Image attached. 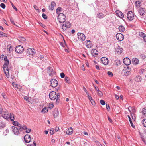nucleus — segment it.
Wrapping results in <instances>:
<instances>
[{
  "instance_id": "1",
  "label": "nucleus",
  "mask_w": 146,
  "mask_h": 146,
  "mask_svg": "<svg viewBox=\"0 0 146 146\" xmlns=\"http://www.w3.org/2000/svg\"><path fill=\"white\" fill-rule=\"evenodd\" d=\"M49 98L52 100H54L56 99V104H58L60 102V94L57 93L56 94V93L54 91H52L50 92L49 94Z\"/></svg>"
},
{
  "instance_id": "2",
  "label": "nucleus",
  "mask_w": 146,
  "mask_h": 146,
  "mask_svg": "<svg viewBox=\"0 0 146 146\" xmlns=\"http://www.w3.org/2000/svg\"><path fill=\"white\" fill-rule=\"evenodd\" d=\"M58 21L60 23H64L66 20V16L63 13H60L58 17Z\"/></svg>"
},
{
  "instance_id": "3",
  "label": "nucleus",
  "mask_w": 146,
  "mask_h": 146,
  "mask_svg": "<svg viewBox=\"0 0 146 146\" xmlns=\"http://www.w3.org/2000/svg\"><path fill=\"white\" fill-rule=\"evenodd\" d=\"M4 60L5 63L3 66L4 71L5 72V69H6L7 71H8V68L7 66L9 63V61L7 56H6L4 57Z\"/></svg>"
},
{
  "instance_id": "4",
  "label": "nucleus",
  "mask_w": 146,
  "mask_h": 146,
  "mask_svg": "<svg viewBox=\"0 0 146 146\" xmlns=\"http://www.w3.org/2000/svg\"><path fill=\"white\" fill-rule=\"evenodd\" d=\"M11 128L13 133L15 135H19L20 133L18 128L15 126H13L11 127Z\"/></svg>"
},
{
  "instance_id": "5",
  "label": "nucleus",
  "mask_w": 146,
  "mask_h": 146,
  "mask_svg": "<svg viewBox=\"0 0 146 146\" xmlns=\"http://www.w3.org/2000/svg\"><path fill=\"white\" fill-rule=\"evenodd\" d=\"M24 51V48L21 45L17 46L15 48V52L18 53H21Z\"/></svg>"
},
{
  "instance_id": "6",
  "label": "nucleus",
  "mask_w": 146,
  "mask_h": 146,
  "mask_svg": "<svg viewBox=\"0 0 146 146\" xmlns=\"http://www.w3.org/2000/svg\"><path fill=\"white\" fill-rule=\"evenodd\" d=\"M134 17V14L132 11H129L127 13V17L129 21H132Z\"/></svg>"
},
{
  "instance_id": "7",
  "label": "nucleus",
  "mask_w": 146,
  "mask_h": 146,
  "mask_svg": "<svg viewBox=\"0 0 146 146\" xmlns=\"http://www.w3.org/2000/svg\"><path fill=\"white\" fill-rule=\"evenodd\" d=\"M78 39L82 41H84L85 39V36L84 35L81 33H77Z\"/></svg>"
},
{
  "instance_id": "8",
  "label": "nucleus",
  "mask_w": 146,
  "mask_h": 146,
  "mask_svg": "<svg viewBox=\"0 0 146 146\" xmlns=\"http://www.w3.org/2000/svg\"><path fill=\"white\" fill-rule=\"evenodd\" d=\"M116 38L119 41H122L124 38V36L122 34L120 33H118L116 35Z\"/></svg>"
},
{
  "instance_id": "9",
  "label": "nucleus",
  "mask_w": 146,
  "mask_h": 146,
  "mask_svg": "<svg viewBox=\"0 0 146 146\" xmlns=\"http://www.w3.org/2000/svg\"><path fill=\"white\" fill-rule=\"evenodd\" d=\"M123 48L120 46H118L115 49V52L116 54H120L123 52Z\"/></svg>"
},
{
  "instance_id": "10",
  "label": "nucleus",
  "mask_w": 146,
  "mask_h": 146,
  "mask_svg": "<svg viewBox=\"0 0 146 146\" xmlns=\"http://www.w3.org/2000/svg\"><path fill=\"white\" fill-rule=\"evenodd\" d=\"M51 86L54 88L55 87L57 86L58 82L57 81L54 79H52L50 82Z\"/></svg>"
},
{
  "instance_id": "11",
  "label": "nucleus",
  "mask_w": 146,
  "mask_h": 146,
  "mask_svg": "<svg viewBox=\"0 0 146 146\" xmlns=\"http://www.w3.org/2000/svg\"><path fill=\"white\" fill-rule=\"evenodd\" d=\"M47 72L49 74L50 76H52L53 75H55V72L53 71V69L51 67H47Z\"/></svg>"
},
{
  "instance_id": "12",
  "label": "nucleus",
  "mask_w": 146,
  "mask_h": 146,
  "mask_svg": "<svg viewBox=\"0 0 146 146\" xmlns=\"http://www.w3.org/2000/svg\"><path fill=\"white\" fill-rule=\"evenodd\" d=\"M24 141L27 143H29L31 140V136L27 134L24 136Z\"/></svg>"
},
{
  "instance_id": "13",
  "label": "nucleus",
  "mask_w": 146,
  "mask_h": 146,
  "mask_svg": "<svg viewBox=\"0 0 146 146\" xmlns=\"http://www.w3.org/2000/svg\"><path fill=\"white\" fill-rule=\"evenodd\" d=\"M123 71H125V76H128V75L131 72V69L130 68L129 66H127V68L125 67V69H124Z\"/></svg>"
},
{
  "instance_id": "14",
  "label": "nucleus",
  "mask_w": 146,
  "mask_h": 146,
  "mask_svg": "<svg viewBox=\"0 0 146 146\" xmlns=\"http://www.w3.org/2000/svg\"><path fill=\"white\" fill-rule=\"evenodd\" d=\"M35 53V50L34 49H32L31 48H29L28 49L27 54L28 55H34Z\"/></svg>"
},
{
  "instance_id": "15",
  "label": "nucleus",
  "mask_w": 146,
  "mask_h": 146,
  "mask_svg": "<svg viewBox=\"0 0 146 146\" xmlns=\"http://www.w3.org/2000/svg\"><path fill=\"white\" fill-rule=\"evenodd\" d=\"M123 62L127 66L130 64L131 63L130 60L127 58H124L123 60Z\"/></svg>"
},
{
  "instance_id": "16",
  "label": "nucleus",
  "mask_w": 146,
  "mask_h": 146,
  "mask_svg": "<svg viewBox=\"0 0 146 146\" xmlns=\"http://www.w3.org/2000/svg\"><path fill=\"white\" fill-rule=\"evenodd\" d=\"M1 114L2 117L4 118L5 119H7L9 118V115L8 114V112L6 110H5V112H4L3 111Z\"/></svg>"
},
{
  "instance_id": "17",
  "label": "nucleus",
  "mask_w": 146,
  "mask_h": 146,
  "mask_svg": "<svg viewBox=\"0 0 146 146\" xmlns=\"http://www.w3.org/2000/svg\"><path fill=\"white\" fill-rule=\"evenodd\" d=\"M56 6V3L54 1H52L51 4L49 6L48 9L49 10L52 11L54 9V7Z\"/></svg>"
},
{
  "instance_id": "18",
  "label": "nucleus",
  "mask_w": 146,
  "mask_h": 146,
  "mask_svg": "<svg viewBox=\"0 0 146 146\" xmlns=\"http://www.w3.org/2000/svg\"><path fill=\"white\" fill-rule=\"evenodd\" d=\"M102 62L105 65H106L108 64V60L107 58L102 57L101 59Z\"/></svg>"
},
{
  "instance_id": "19",
  "label": "nucleus",
  "mask_w": 146,
  "mask_h": 146,
  "mask_svg": "<svg viewBox=\"0 0 146 146\" xmlns=\"http://www.w3.org/2000/svg\"><path fill=\"white\" fill-rule=\"evenodd\" d=\"M91 54L93 56L96 57L98 55V52L96 50L93 49L91 51Z\"/></svg>"
},
{
  "instance_id": "20",
  "label": "nucleus",
  "mask_w": 146,
  "mask_h": 146,
  "mask_svg": "<svg viewBox=\"0 0 146 146\" xmlns=\"http://www.w3.org/2000/svg\"><path fill=\"white\" fill-rule=\"evenodd\" d=\"M116 13L117 15L121 18H123L124 17V15L122 12L119 10L116 11Z\"/></svg>"
},
{
  "instance_id": "21",
  "label": "nucleus",
  "mask_w": 146,
  "mask_h": 146,
  "mask_svg": "<svg viewBox=\"0 0 146 146\" xmlns=\"http://www.w3.org/2000/svg\"><path fill=\"white\" fill-rule=\"evenodd\" d=\"M145 9L142 7H141L139 11V12L140 15L142 16L145 15Z\"/></svg>"
},
{
  "instance_id": "22",
  "label": "nucleus",
  "mask_w": 146,
  "mask_h": 146,
  "mask_svg": "<svg viewBox=\"0 0 146 146\" xmlns=\"http://www.w3.org/2000/svg\"><path fill=\"white\" fill-rule=\"evenodd\" d=\"M73 130L71 127L68 128V130H67L66 131V134L68 135L72 134L73 133Z\"/></svg>"
},
{
  "instance_id": "23",
  "label": "nucleus",
  "mask_w": 146,
  "mask_h": 146,
  "mask_svg": "<svg viewBox=\"0 0 146 146\" xmlns=\"http://www.w3.org/2000/svg\"><path fill=\"white\" fill-rule=\"evenodd\" d=\"M71 24L70 23V22L68 21H67L65 24V27L66 30L68 28H69L71 27Z\"/></svg>"
},
{
  "instance_id": "24",
  "label": "nucleus",
  "mask_w": 146,
  "mask_h": 146,
  "mask_svg": "<svg viewBox=\"0 0 146 146\" xmlns=\"http://www.w3.org/2000/svg\"><path fill=\"white\" fill-rule=\"evenodd\" d=\"M132 62L135 64L137 65L139 63V60L138 59L134 58L132 59Z\"/></svg>"
},
{
  "instance_id": "25",
  "label": "nucleus",
  "mask_w": 146,
  "mask_h": 146,
  "mask_svg": "<svg viewBox=\"0 0 146 146\" xmlns=\"http://www.w3.org/2000/svg\"><path fill=\"white\" fill-rule=\"evenodd\" d=\"M105 16V15L102 13H98L97 15V17L99 18H103Z\"/></svg>"
},
{
  "instance_id": "26",
  "label": "nucleus",
  "mask_w": 146,
  "mask_h": 146,
  "mask_svg": "<svg viewBox=\"0 0 146 146\" xmlns=\"http://www.w3.org/2000/svg\"><path fill=\"white\" fill-rule=\"evenodd\" d=\"M12 45L11 44L7 46V49L9 53H11L12 50Z\"/></svg>"
},
{
  "instance_id": "27",
  "label": "nucleus",
  "mask_w": 146,
  "mask_h": 146,
  "mask_svg": "<svg viewBox=\"0 0 146 146\" xmlns=\"http://www.w3.org/2000/svg\"><path fill=\"white\" fill-rule=\"evenodd\" d=\"M64 43H63V42H61L60 43V44L62 47L64 48H65L66 46L67 48H68V46L66 44L65 41L64 39Z\"/></svg>"
},
{
  "instance_id": "28",
  "label": "nucleus",
  "mask_w": 146,
  "mask_h": 146,
  "mask_svg": "<svg viewBox=\"0 0 146 146\" xmlns=\"http://www.w3.org/2000/svg\"><path fill=\"white\" fill-rule=\"evenodd\" d=\"M141 113L144 116H146V108H144L142 109Z\"/></svg>"
},
{
  "instance_id": "29",
  "label": "nucleus",
  "mask_w": 146,
  "mask_h": 146,
  "mask_svg": "<svg viewBox=\"0 0 146 146\" xmlns=\"http://www.w3.org/2000/svg\"><path fill=\"white\" fill-rule=\"evenodd\" d=\"M6 126V124L3 121L0 122V128H3Z\"/></svg>"
},
{
  "instance_id": "30",
  "label": "nucleus",
  "mask_w": 146,
  "mask_h": 146,
  "mask_svg": "<svg viewBox=\"0 0 146 146\" xmlns=\"http://www.w3.org/2000/svg\"><path fill=\"white\" fill-rule=\"evenodd\" d=\"M119 31L120 32H124L125 31V29L124 27L122 25L120 26L118 28Z\"/></svg>"
},
{
  "instance_id": "31",
  "label": "nucleus",
  "mask_w": 146,
  "mask_h": 146,
  "mask_svg": "<svg viewBox=\"0 0 146 146\" xmlns=\"http://www.w3.org/2000/svg\"><path fill=\"white\" fill-rule=\"evenodd\" d=\"M11 121H13L15 119L14 115L13 113H11L10 115L9 116Z\"/></svg>"
},
{
  "instance_id": "32",
  "label": "nucleus",
  "mask_w": 146,
  "mask_h": 146,
  "mask_svg": "<svg viewBox=\"0 0 146 146\" xmlns=\"http://www.w3.org/2000/svg\"><path fill=\"white\" fill-rule=\"evenodd\" d=\"M127 116L129 119V121H130V124H131V126L133 128H135V126L134 125L132 121L131 120V119L129 115H128Z\"/></svg>"
},
{
  "instance_id": "33",
  "label": "nucleus",
  "mask_w": 146,
  "mask_h": 146,
  "mask_svg": "<svg viewBox=\"0 0 146 146\" xmlns=\"http://www.w3.org/2000/svg\"><path fill=\"white\" fill-rule=\"evenodd\" d=\"M7 35L5 33L0 31V37H7Z\"/></svg>"
},
{
  "instance_id": "34",
  "label": "nucleus",
  "mask_w": 146,
  "mask_h": 146,
  "mask_svg": "<svg viewBox=\"0 0 146 146\" xmlns=\"http://www.w3.org/2000/svg\"><path fill=\"white\" fill-rule=\"evenodd\" d=\"M141 4V2L139 1H137L135 2V6L136 7H140V4Z\"/></svg>"
},
{
  "instance_id": "35",
  "label": "nucleus",
  "mask_w": 146,
  "mask_h": 146,
  "mask_svg": "<svg viewBox=\"0 0 146 146\" xmlns=\"http://www.w3.org/2000/svg\"><path fill=\"white\" fill-rule=\"evenodd\" d=\"M62 9L60 7H58L56 9V13L58 14H59L62 11Z\"/></svg>"
},
{
  "instance_id": "36",
  "label": "nucleus",
  "mask_w": 146,
  "mask_h": 146,
  "mask_svg": "<svg viewBox=\"0 0 146 146\" xmlns=\"http://www.w3.org/2000/svg\"><path fill=\"white\" fill-rule=\"evenodd\" d=\"M48 111V109L47 107H45L41 111L42 112H43L44 113H46Z\"/></svg>"
},
{
  "instance_id": "37",
  "label": "nucleus",
  "mask_w": 146,
  "mask_h": 146,
  "mask_svg": "<svg viewBox=\"0 0 146 146\" xmlns=\"http://www.w3.org/2000/svg\"><path fill=\"white\" fill-rule=\"evenodd\" d=\"M142 123L143 126L146 127V119H144L143 120Z\"/></svg>"
},
{
  "instance_id": "38",
  "label": "nucleus",
  "mask_w": 146,
  "mask_h": 146,
  "mask_svg": "<svg viewBox=\"0 0 146 146\" xmlns=\"http://www.w3.org/2000/svg\"><path fill=\"white\" fill-rule=\"evenodd\" d=\"M139 35L140 37L143 38L145 35L143 32H140L139 33Z\"/></svg>"
},
{
  "instance_id": "39",
  "label": "nucleus",
  "mask_w": 146,
  "mask_h": 146,
  "mask_svg": "<svg viewBox=\"0 0 146 146\" xmlns=\"http://www.w3.org/2000/svg\"><path fill=\"white\" fill-rule=\"evenodd\" d=\"M65 81L67 83H69L70 82L69 81V78L66 76L65 77Z\"/></svg>"
},
{
  "instance_id": "40",
  "label": "nucleus",
  "mask_w": 146,
  "mask_h": 146,
  "mask_svg": "<svg viewBox=\"0 0 146 146\" xmlns=\"http://www.w3.org/2000/svg\"><path fill=\"white\" fill-rule=\"evenodd\" d=\"M107 74L110 77H112L113 76V74L112 72L109 71L107 72Z\"/></svg>"
},
{
  "instance_id": "41",
  "label": "nucleus",
  "mask_w": 146,
  "mask_h": 146,
  "mask_svg": "<svg viewBox=\"0 0 146 146\" xmlns=\"http://www.w3.org/2000/svg\"><path fill=\"white\" fill-rule=\"evenodd\" d=\"M6 70V69H5V72L4 71L5 75L8 78H9V70L7 71L8 72H6L5 71V70Z\"/></svg>"
},
{
  "instance_id": "42",
  "label": "nucleus",
  "mask_w": 146,
  "mask_h": 146,
  "mask_svg": "<svg viewBox=\"0 0 146 146\" xmlns=\"http://www.w3.org/2000/svg\"><path fill=\"white\" fill-rule=\"evenodd\" d=\"M55 114H54V118L56 117L58 115V111L56 110V111L54 112Z\"/></svg>"
},
{
  "instance_id": "43",
  "label": "nucleus",
  "mask_w": 146,
  "mask_h": 146,
  "mask_svg": "<svg viewBox=\"0 0 146 146\" xmlns=\"http://www.w3.org/2000/svg\"><path fill=\"white\" fill-rule=\"evenodd\" d=\"M61 26L62 27V29H63V31H66V29L65 28V24H61Z\"/></svg>"
},
{
  "instance_id": "44",
  "label": "nucleus",
  "mask_w": 146,
  "mask_h": 146,
  "mask_svg": "<svg viewBox=\"0 0 146 146\" xmlns=\"http://www.w3.org/2000/svg\"><path fill=\"white\" fill-rule=\"evenodd\" d=\"M116 64L117 66L120 65V60H117L115 61Z\"/></svg>"
},
{
  "instance_id": "45",
  "label": "nucleus",
  "mask_w": 146,
  "mask_h": 146,
  "mask_svg": "<svg viewBox=\"0 0 146 146\" xmlns=\"http://www.w3.org/2000/svg\"><path fill=\"white\" fill-rule=\"evenodd\" d=\"M140 56L142 60H144L146 58L145 55L144 54H141L140 55Z\"/></svg>"
},
{
  "instance_id": "46",
  "label": "nucleus",
  "mask_w": 146,
  "mask_h": 146,
  "mask_svg": "<svg viewBox=\"0 0 146 146\" xmlns=\"http://www.w3.org/2000/svg\"><path fill=\"white\" fill-rule=\"evenodd\" d=\"M9 131V130L8 129H7L5 131L3 132V135L4 136L6 135L7 133H8Z\"/></svg>"
},
{
  "instance_id": "47",
  "label": "nucleus",
  "mask_w": 146,
  "mask_h": 146,
  "mask_svg": "<svg viewBox=\"0 0 146 146\" xmlns=\"http://www.w3.org/2000/svg\"><path fill=\"white\" fill-rule=\"evenodd\" d=\"M100 103L101 105H104L105 104V102L103 100H100Z\"/></svg>"
},
{
  "instance_id": "48",
  "label": "nucleus",
  "mask_w": 146,
  "mask_h": 146,
  "mask_svg": "<svg viewBox=\"0 0 146 146\" xmlns=\"http://www.w3.org/2000/svg\"><path fill=\"white\" fill-rule=\"evenodd\" d=\"M42 16L43 18L45 19H46L47 18V16L45 14L43 13Z\"/></svg>"
},
{
  "instance_id": "49",
  "label": "nucleus",
  "mask_w": 146,
  "mask_h": 146,
  "mask_svg": "<svg viewBox=\"0 0 146 146\" xmlns=\"http://www.w3.org/2000/svg\"><path fill=\"white\" fill-rule=\"evenodd\" d=\"M1 7L3 9H4L5 8V5L3 3H1L0 4Z\"/></svg>"
},
{
  "instance_id": "50",
  "label": "nucleus",
  "mask_w": 146,
  "mask_h": 146,
  "mask_svg": "<svg viewBox=\"0 0 146 146\" xmlns=\"http://www.w3.org/2000/svg\"><path fill=\"white\" fill-rule=\"evenodd\" d=\"M24 98V99L25 100L27 101L28 102H29V98L27 96H25Z\"/></svg>"
},
{
  "instance_id": "51",
  "label": "nucleus",
  "mask_w": 146,
  "mask_h": 146,
  "mask_svg": "<svg viewBox=\"0 0 146 146\" xmlns=\"http://www.w3.org/2000/svg\"><path fill=\"white\" fill-rule=\"evenodd\" d=\"M60 76L61 78H63L65 77V74L64 73L62 72L60 74Z\"/></svg>"
},
{
  "instance_id": "52",
  "label": "nucleus",
  "mask_w": 146,
  "mask_h": 146,
  "mask_svg": "<svg viewBox=\"0 0 146 146\" xmlns=\"http://www.w3.org/2000/svg\"><path fill=\"white\" fill-rule=\"evenodd\" d=\"M18 123L17 121H13V122L12 123L15 126H17Z\"/></svg>"
},
{
  "instance_id": "53",
  "label": "nucleus",
  "mask_w": 146,
  "mask_h": 146,
  "mask_svg": "<svg viewBox=\"0 0 146 146\" xmlns=\"http://www.w3.org/2000/svg\"><path fill=\"white\" fill-rule=\"evenodd\" d=\"M106 108L108 110H109L110 109V106L108 104H106Z\"/></svg>"
},
{
  "instance_id": "54",
  "label": "nucleus",
  "mask_w": 146,
  "mask_h": 146,
  "mask_svg": "<svg viewBox=\"0 0 146 146\" xmlns=\"http://www.w3.org/2000/svg\"><path fill=\"white\" fill-rule=\"evenodd\" d=\"M98 92V94L99 96H102L103 94L102 92H101V91L99 90V91Z\"/></svg>"
},
{
  "instance_id": "55",
  "label": "nucleus",
  "mask_w": 146,
  "mask_h": 146,
  "mask_svg": "<svg viewBox=\"0 0 146 146\" xmlns=\"http://www.w3.org/2000/svg\"><path fill=\"white\" fill-rule=\"evenodd\" d=\"M54 132V130L53 129H52L50 130V133L52 134H53Z\"/></svg>"
},
{
  "instance_id": "56",
  "label": "nucleus",
  "mask_w": 146,
  "mask_h": 146,
  "mask_svg": "<svg viewBox=\"0 0 146 146\" xmlns=\"http://www.w3.org/2000/svg\"><path fill=\"white\" fill-rule=\"evenodd\" d=\"M10 21L11 23L15 25L13 19L12 18H10Z\"/></svg>"
},
{
  "instance_id": "57",
  "label": "nucleus",
  "mask_w": 146,
  "mask_h": 146,
  "mask_svg": "<svg viewBox=\"0 0 146 146\" xmlns=\"http://www.w3.org/2000/svg\"><path fill=\"white\" fill-rule=\"evenodd\" d=\"M25 132L27 133H29L31 131V129H28L26 130Z\"/></svg>"
},
{
  "instance_id": "58",
  "label": "nucleus",
  "mask_w": 146,
  "mask_h": 146,
  "mask_svg": "<svg viewBox=\"0 0 146 146\" xmlns=\"http://www.w3.org/2000/svg\"><path fill=\"white\" fill-rule=\"evenodd\" d=\"M11 5L13 8L15 9L16 11H17V9L16 8V7L14 6V5L12 3L11 4Z\"/></svg>"
},
{
  "instance_id": "59",
  "label": "nucleus",
  "mask_w": 146,
  "mask_h": 146,
  "mask_svg": "<svg viewBox=\"0 0 146 146\" xmlns=\"http://www.w3.org/2000/svg\"><path fill=\"white\" fill-rule=\"evenodd\" d=\"M22 127L23 128L24 130H27V127L26 125H23L22 126Z\"/></svg>"
},
{
  "instance_id": "60",
  "label": "nucleus",
  "mask_w": 146,
  "mask_h": 146,
  "mask_svg": "<svg viewBox=\"0 0 146 146\" xmlns=\"http://www.w3.org/2000/svg\"><path fill=\"white\" fill-rule=\"evenodd\" d=\"M91 103L92 104V105H94L95 104V101L93 99L91 100L90 101Z\"/></svg>"
},
{
  "instance_id": "61",
  "label": "nucleus",
  "mask_w": 146,
  "mask_h": 146,
  "mask_svg": "<svg viewBox=\"0 0 146 146\" xmlns=\"http://www.w3.org/2000/svg\"><path fill=\"white\" fill-rule=\"evenodd\" d=\"M34 8L36 10H39L38 7L37 6L35 5H34L33 6Z\"/></svg>"
},
{
  "instance_id": "62",
  "label": "nucleus",
  "mask_w": 146,
  "mask_h": 146,
  "mask_svg": "<svg viewBox=\"0 0 146 146\" xmlns=\"http://www.w3.org/2000/svg\"><path fill=\"white\" fill-rule=\"evenodd\" d=\"M94 88H95V90L97 91L98 92V91H99V90L98 88L97 87H96L94 85Z\"/></svg>"
},
{
  "instance_id": "63",
  "label": "nucleus",
  "mask_w": 146,
  "mask_h": 146,
  "mask_svg": "<svg viewBox=\"0 0 146 146\" xmlns=\"http://www.w3.org/2000/svg\"><path fill=\"white\" fill-rule=\"evenodd\" d=\"M39 24L42 27H43L44 28L45 27V25H43L42 23H40Z\"/></svg>"
},
{
  "instance_id": "64",
  "label": "nucleus",
  "mask_w": 146,
  "mask_h": 146,
  "mask_svg": "<svg viewBox=\"0 0 146 146\" xmlns=\"http://www.w3.org/2000/svg\"><path fill=\"white\" fill-rule=\"evenodd\" d=\"M54 106V105L53 104H51L49 105V108H52Z\"/></svg>"
}]
</instances>
